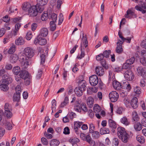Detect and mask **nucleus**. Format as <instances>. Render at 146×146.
<instances>
[{
	"label": "nucleus",
	"mask_w": 146,
	"mask_h": 146,
	"mask_svg": "<svg viewBox=\"0 0 146 146\" xmlns=\"http://www.w3.org/2000/svg\"><path fill=\"white\" fill-rule=\"evenodd\" d=\"M117 134L119 138L122 142L127 143L128 141L129 135L124 128L118 127L117 128Z\"/></svg>",
	"instance_id": "obj_1"
},
{
	"label": "nucleus",
	"mask_w": 146,
	"mask_h": 146,
	"mask_svg": "<svg viewBox=\"0 0 146 146\" xmlns=\"http://www.w3.org/2000/svg\"><path fill=\"white\" fill-rule=\"evenodd\" d=\"M37 5L31 6L28 10V15L30 16L35 17L36 16L38 12L41 13L43 11L42 8Z\"/></svg>",
	"instance_id": "obj_2"
},
{
	"label": "nucleus",
	"mask_w": 146,
	"mask_h": 146,
	"mask_svg": "<svg viewBox=\"0 0 146 146\" xmlns=\"http://www.w3.org/2000/svg\"><path fill=\"white\" fill-rule=\"evenodd\" d=\"M29 75L27 71L25 70H22L19 75L15 76V80L19 84H21L23 82V79L25 80L29 78Z\"/></svg>",
	"instance_id": "obj_3"
},
{
	"label": "nucleus",
	"mask_w": 146,
	"mask_h": 146,
	"mask_svg": "<svg viewBox=\"0 0 146 146\" xmlns=\"http://www.w3.org/2000/svg\"><path fill=\"white\" fill-rule=\"evenodd\" d=\"M20 59L22 68L23 69H26L30 63V58L26 56H21Z\"/></svg>",
	"instance_id": "obj_4"
},
{
	"label": "nucleus",
	"mask_w": 146,
	"mask_h": 146,
	"mask_svg": "<svg viewBox=\"0 0 146 146\" xmlns=\"http://www.w3.org/2000/svg\"><path fill=\"white\" fill-rule=\"evenodd\" d=\"M5 110V115H6L8 118H10L12 116V113L11 112L12 110V107L11 105L8 103L5 104L4 106Z\"/></svg>",
	"instance_id": "obj_5"
},
{
	"label": "nucleus",
	"mask_w": 146,
	"mask_h": 146,
	"mask_svg": "<svg viewBox=\"0 0 146 146\" xmlns=\"http://www.w3.org/2000/svg\"><path fill=\"white\" fill-rule=\"evenodd\" d=\"M24 56H26L27 57L30 58L34 55V52L33 49L30 47H27L25 48L24 50Z\"/></svg>",
	"instance_id": "obj_6"
},
{
	"label": "nucleus",
	"mask_w": 146,
	"mask_h": 146,
	"mask_svg": "<svg viewBox=\"0 0 146 146\" xmlns=\"http://www.w3.org/2000/svg\"><path fill=\"white\" fill-rule=\"evenodd\" d=\"M124 76L125 79L128 81H132L134 78L133 73L130 70H127L125 71Z\"/></svg>",
	"instance_id": "obj_7"
},
{
	"label": "nucleus",
	"mask_w": 146,
	"mask_h": 146,
	"mask_svg": "<svg viewBox=\"0 0 146 146\" xmlns=\"http://www.w3.org/2000/svg\"><path fill=\"white\" fill-rule=\"evenodd\" d=\"M109 97L111 101L114 102L117 100L119 97V95L116 92L113 91L109 94Z\"/></svg>",
	"instance_id": "obj_8"
},
{
	"label": "nucleus",
	"mask_w": 146,
	"mask_h": 146,
	"mask_svg": "<svg viewBox=\"0 0 146 146\" xmlns=\"http://www.w3.org/2000/svg\"><path fill=\"white\" fill-rule=\"evenodd\" d=\"M98 78L96 75H93L90 76L89 78V82L91 85L95 86L98 84Z\"/></svg>",
	"instance_id": "obj_9"
},
{
	"label": "nucleus",
	"mask_w": 146,
	"mask_h": 146,
	"mask_svg": "<svg viewBox=\"0 0 146 146\" xmlns=\"http://www.w3.org/2000/svg\"><path fill=\"white\" fill-rule=\"evenodd\" d=\"M138 74L142 76L144 79H146V71L141 66L138 67L137 69Z\"/></svg>",
	"instance_id": "obj_10"
},
{
	"label": "nucleus",
	"mask_w": 146,
	"mask_h": 146,
	"mask_svg": "<svg viewBox=\"0 0 146 146\" xmlns=\"http://www.w3.org/2000/svg\"><path fill=\"white\" fill-rule=\"evenodd\" d=\"M83 140L88 143L90 146H95V143L94 141L92 139L91 137L89 135L86 136V138H84Z\"/></svg>",
	"instance_id": "obj_11"
},
{
	"label": "nucleus",
	"mask_w": 146,
	"mask_h": 146,
	"mask_svg": "<svg viewBox=\"0 0 146 146\" xmlns=\"http://www.w3.org/2000/svg\"><path fill=\"white\" fill-rule=\"evenodd\" d=\"M112 85L113 88L117 90H119L121 88H124V86L121 85L119 82L116 80H114L113 81Z\"/></svg>",
	"instance_id": "obj_12"
},
{
	"label": "nucleus",
	"mask_w": 146,
	"mask_h": 146,
	"mask_svg": "<svg viewBox=\"0 0 146 146\" xmlns=\"http://www.w3.org/2000/svg\"><path fill=\"white\" fill-rule=\"evenodd\" d=\"M48 32V30L46 28H43L40 30L38 35L40 36L45 37L47 35Z\"/></svg>",
	"instance_id": "obj_13"
},
{
	"label": "nucleus",
	"mask_w": 146,
	"mask_h": 146,
	"mask_svg": "<svg viewBox=\"0 0 146 146\" xmlns=\"http://www.w3.org/2000/svg\"><path fill=\"white\" fill-rule=\"evenodd\" d=\"M131 106L133 109L136 108L138 106V99L136 97H134L132 99L130 103Z\"/></svg>",
	"instance_id": "obj_14"
},
{
	"label": "nucleus",
	"mask_w": 146,
	"mask_h": 146,
	"mask_svg": "<svg viewBox=\"0 0 146 146\" xmlns=\"http://www.w3.org/2000/svg\"><path fill=\"white\" fill-rule=\"evenodd\" d=\"M136 15L131 10H128L127 11V14L125 15V17L130 19L131 18H135Z\"/></svg>",
	"instance_id": "obj_15"
},
{
	"label": "nucleus",
	"mask_w": 146,
	"mask_h": 146,
	"mask_svg": "<svg viewBox=\"0 0 146 146\" xmlns=\"http://www.w3.org/2000/svg\"><path fill=\"white\" fill-rule=\"evenodd\" d=\"M96 74L100 76H103L104 74V69L100 66L96 67Z\"/></svg>",
	"instance_id": "obj_16"
},
{
	"label": "nucleus",
	"mask_w": 146,
	"mask_h": 146,
	"mask_svg": "<svg viewBox=\"0 0 146 146\" xmlns=\"http://www.w3.org/2000/svg\"><path fill=\"white\" fill-rule=\"evenodd\" d=\"M86 89H82L78 87H76L74 89V91L75 94L78 96H80L83 94V91H85Z\"/></svg>",
	"instance_id": "obj_17"
},
{
	"label": "nucleus",
	"mask_w": 146,
	"mask_h": 146,
	"mask_svg": "<svg viewBox=\"0 0 146 146\" xmlns=\"http://www.w3.org/2000/svg\"><path fill=\"white\" fill-rule=\"evenodd\" d=\"M94 100L93 98L91 97H89L87 100V102L88 105L90 108H92L94 105Z\"/></svg>",
	"instance_id": "obj_18"
},
{
	"label": "nucleus",
	"mask_w": 146,
	"mask_h": 146,
	"mask_svg": "<svg viewBox=\"0 0 146 146\" xmlns=\"http://www.w3.org/2000/svg\"><path fill=\"white\" fill-rule=\"evenodd\" d=\"M135 9L137 10L141 11L143 13H145L146 12V6L145 5L140 6L137 5L135 7Z\"/></svg>",
	"instance_id": "obj_19"
},
{
	"label": "nucleus",
	"mask_w": 146,
	"mask_h": 146,
	"mask_svg": "<svg viewBox=\"0 0 146 146\" xmlns=\"http://www.w3.org/2000/svg\"><path fill=\"white\" fill-rule=\"evenodd\" d=\"M15 42L17 45H20L23 44L25 42L24 38L20 36L16 40Z\"/></svg>",
	"instance_id": "obj_20"
},
{
	"label": "nucleus",
	"mask_w": 146,
	"mask_h": 146,
	"mask_svg": "<svg viewBox=\"0 0 146 146\" xmlns=\"http://www.w3.org/2000/svg\"><path fill=\"white\" fill-rule=\"evenodd\" d=\"M12 81V78L10 76H8V75L6 77H5L4 79H2V82L8 85Z\"/></svg>",
	"instance_id": "obj_21"
},
{
	"label": "nucleus",
	"mask_w": 146,
	"mask_h": 146,
	"mask_svg": "<svg viewBox=\"0 0 146 146\" xmlns=\"http://www.w3.org/2000/svg\"><path fill=\"white\" fill-rule=\"evenodd\" d=\"M132 121L135 123L139 120V118L137 113L136 111H133L132 113Z\"/></svg>",
	"instance_id": "obj_22"
},
{
	"label": "nucleus",
	"mask_w": 146,
	"mask_h": 146,
	"mask_svg": "<svg viewBox=\"0 0 146 146\" xmlns=\"http://www.w3.org/2000/svg\"><path fill=\"white\" fill-rule=\"evenodd\" d=\"M108 123L109 127L112 129H115L117 127L116 123L112 119H110L108 121Z\"/></svg>",
	"instance_id": "obj_23"
},
{
	"label": "nucleus",
	"mask_w": 146,
	"mask_h": 146,
	"mask_svg": "<svg viewBox=\"0 0 146 146\" xmlns=\"http://www.w3.org/2000/svg\"><path fill=\"white\" fill-rule=\"evenodd\" d=\"M57 15L54 13H51L48 14V18L49 19L52 20V21L56 22Z\"/></svg>",
	"instance_id": "obj_24"
},
{
	"label": "nucleus",
	"mask_w": 146,
	"mask_h": 146,
	"mask_svg": "<svg viewBox=\"0 0 146 146\" xmlns=\"http://www.w3.org/2000/svg\"><path fill=\"white\" fill-rule=\"evenodd\" d=\"M21 71L20 68L19 66H16L14 67L12 70L13 73L16 76L19 75V74H19Z\"/></svg>",
	"instance_id": "obj_25"
},
{
	"label": "nucleus",
	"mask_w": 146,
	"mask_h": 146,
	"mask_svg": "<svg viewBox=\"0 0 146 146\" xmlns=\"http://www.w3.org/2000/svg\"><path fill=\"white\" fill-rule=\"evenodd\" d=\"M18 56L16 54H13L10 57V60L11 62L12 63L16 62L18 59Z\"/></svg>",
	"instance_id": "obj_26"
},
{
	"label": "nucleus",
	"mask_w": 146,
	"mask_h": 146,
	"mask_svg": "<svg viewBox=\"0 0 146 146\" xmlns=\"http://www.w3.org/2000/svg\"><path fill=\"white\" fill-rule=\"evenodd\" d=\"M120 120L121 123L126 126L130 124V122L129 119L125 116L123 117Z\"/></svg>",
	"instance_id": "obj_27"
},
{
	"label": "nucleus",
	"mask_w": 146,
	"mask_h": 146,
	"mask_svg": "<svg viewBox=\"0 0 146 146\" xmlns=\"http://www.w3.org/2000/svg\"><path fill=\"white\" fill-rule=\"evenodd\" d=\"M48 0H37L36 5L42 8V6L45 5L48 2Z\"/></svg>",
	"instance_id": "obj_28"
},
{
	"label": "nucleus",
	"mask_w": 146,
	"mask_h": 146,
	"mask_svg": "<svg viewBox=\"0 0 146 146\" xmlns=\"http://www.w3.org/2000/svg\"><path fill=\"white\" fill-rule=\"evenodd\" d=\"M78 87L82 89H86L85 87L86 86V82L85 80H82L80 81L78 83Z\"/></svg>",
	"instance_id": "obj_29"
},
{
	"label": "nucleus",
	"mask_w": 146,
	"mask_h": 146,
	"mask_svg": "<svg viewBox=\"0 0 146 146\" xmlns=\"http://www.w3.org/2000/svg\"><path fill=\"white\" fill-rule=\"evenodd\" d=\"M21 26L20 23H17L15 25V29L12 31V33L14 36L17 35V33Z\"/></svg>",
	"instance_id": "obj_30"
},
{
	"label": "nucleus",
	"mask_w": 146,
	"mask_h": 146,
	"mask_svg": "<svg viewBox=\"0 0 146 146\" xmlns=\"http://www.w3.org/2000/svg\"><path fill=\"white\" fill-rule=\"evenodd\" d=\"M87 93L88 94L92 95L93 93H96L97 91V90L95 88H89L87 89Z\"/></svg>",
	"instance_id": "obj_31"
},
{
	"label": "nucleus",
	"mask_w": 146,
	"mask_h": 146,
	"mask_svg": "<svg viewBox=\"0 0 146 146\" xmlns=\"http://www.w3.org/2000/svg\"><path fill=\"white\" fill-rule=\"evenodd\" d=\"M8 86V85L2 82V83L0 85V88L1 90L4 91H6L9 89Z\"/></svg>",
	"instance_id": "obj_32"
},
{
	"label": "nucleus",
	"mask_w": 146,
	"mask_h": 146,
	"mask_svg": "<svg viewBox=\"0 0 146 146\" xmlns=\"http://www.w3.org/2000/svg\"><path fill=\"white\" fill-rule=\"evenodd\" d=\"M100 133L102 135H103L105 134H108L110 133L109 129L107 128H102L100 129Z\"/></svg>",
	"instance_id": "obj_33"
},
{
	"label": "nucleus",
	"mask_w": 146,
	"mask_h": 146,
	"mask_svg": "<svg viewBox=\"0 0 146 146\" xmlns=\"http://www.w3.org/2000/svg\"><path fill=\"white\" fill-rule=\"evenodd\" d=\"M81 33H82V42L84 46L86 48L88 45V42L86 36H84V33L83 32L81 31Z\"/></svg>",
	"instance_id": "obj_34"
},
{
	"label": "nucleus",
	"mask_w": 146,
	"mask_h": 146,
	"mask_svg": "<svg viewBox=\"0 0 146 146\" xmlns=\"http://www.w3.org/2000/svg\"><path fill=\"white\" fill-rule=\"evenodd\" d=\"M83 123L79 121H76L74 123V128L75 131H77L78 128L80 127V126L82 125Z\"/></svg>",
	"instance_id": "obj_35"
},
{
	"label": "nucleus",
	"mask_w": 146,
	"mask_h": 146,
	"mask_svg": "<svg viewBox=\"0 0 146 146\" xmlns=\"http://www.w3.org/2000/svg\"><path fill=\"white\" fill-rule=\"evenodd\" d=\"M59 143V141L55 139L51 140L50 143V146H58Z\"/></svg>",
	"instance_id": "obj_36"
},
{
	"label": "nucleus",
	"mask_w": 146,
	"mask_h": 146,
	"mask_svg": "<svg viewBox=\"0 0 146 146\" xmlns=\"http://www.w3.org/2000/svg\"><path fill=\"white\" fill-rule=\"evenodd\" d=\"M20 93H16L15 94L13 97V100L14 101H17L18 102L20 99Z\"/></svg>",
	"instance_id": "obj_37"
},
{
	"label": "nucleus",
	"mask_w": 146,
	"mask_h": 146,
	"mask_svg": "<svg viewBox=\"0 0 146 146\" xmlns=\"http://www.w3.org/2000/svg\"><path fill=\"white\" fill-rule=\"evenodd\" d=\"M68 101L69 99L68 97L67 96H66L64 101L61 103L60 105V107H64L68 104L69 102Z\"/></svg>",
	"instance_id": "obj_38"
},
{
	"label": "nucleus",
	"mask_w": 146,
	"mask_h": 146,
	"mask_svg": "<svg viewBox=\"0 0 146 146\" xmlns=\"http://www.w3.org/2000/svg\"><path fill=\"white\" fill-rule=\"evenodd\" d=\"M83 47V44L82 43H81V45H80V47L81 48V53L80 54V56H78L77 57V58L81 59L82 58H83L84 57V56H85V53L84 52V50H82V48L84 49V48H82V47Z\"/></svg>",
	"instance_id": "obj_39"
},
{
	"label": "nucleus",
	"mask_w": 146,
	"mask_h": 146,
	"mask_svg": "<svg viewBox=\"0 0 146 146\" xmlns=\"http://www.w3.org/2000/svg\"><path fill=\"white\" fill-rule=\"evenodd\" d=\"M101 109L100 106L97 104H95L94 107V112L96 113H98L100 111Z\"/></svg>",
	"instance_id": "obj_40"
},
{
	"label": "nucleus",
	"mask_w": 146,
	"mask_h": 146,
	"mask_svg": "<svg viewBox=\"0 0 146 146\" xmlns=\"http://www.w3.org/2000/svg\"><path fill=\"white\" fill-rule=\"evenodd\" d=\"M56 22H54V21H51L50 22V30L51 31H53L56 29V26L55 23Z\"/></svg>",
	"instance_id": "obj_41"
},
{
	"label": "nucleus",
	"mask_w": 146,
	"mask_h": 146,
	"mask_svg": "<svg viewBox=\"0 0 146 146\" xmlns=\"http://www.w3.org/2000/svg\"><path fill=\"white\" fill-rule=\"evenodd\" d=\"M115 50L117 53L118 54H121L123 51L122 46L117 45Z\"/></svg>",
	"instance_id": "obj_42"
},
{
	"label": "nucleus",
	"mask_w": 146,
	"mask_h": 146,
	"mask_svg": "<svg viewBox=\"0 0 146 146\" xmlns=\"http://www.w3.org/2000/svg\"><path fill=\"white\" fill-rule=\"evenodd\" d=\"M39 41V44L41 45H45L46 43V39L42 37L41 36H40Z\"/></svg>",
	"instance_id": "obj_43"
},
{
	"label": "nucleus",
	"mask_w": 146,
	"mask_h": 146,
	"mask_svg": "<svg viewBox=\"0 0 146 146\" xmlns=\"http://www.w3.org/2000/svg\"><path fill=\"white\" fill-rule=\"evenodd\" d=\"M8 75L7 74H6V71L4 69H2L0 70V76L2 77V79H4Z\"/></svg>",
	"instance_id": "obj_44"
},
{
	"label": "nucleus",
	"mask_w": 146,
	"mask_h": 146,
	"mask_svg": "<svg viewBox=\"0 0 146 146\" xmlns=\"http://www.w3.org/2000/svg\"><path fill=\"white\" fill-rule=\"evenodd\" d=\"M137 140L140 143H143L145 142L144 137L140 135H138L136 137Z\"/></svg>",
	"instance_id": "obj_45"
},
{
	"label": "nucleus",
	"mask_w": 146,
	"mask_h": 146,
	"mask_svg": "<svg viewBox=\"0 0 146 146\" xmlns=\"http://www.w3.org/2000/svg\"><path fill=\"white\" fill-rule=\"evenodd\" d=\"M30 7V4L29 3H25L23 4L22 8L23 10L26 11Z\"/></svg>",
	"instance_id": "obj_46"
},
{
	"label": "nucleus",
	"mask_w": 146,
	"mask_h": 146,
	"mask_svg": "<svg viewBox=\"0 0 146 146\" xmlns=\"http://www.w3.org/2000/svg\"><path fill=\"white\" fill-rule=\"evenodd\" d=\"M15 45H13L8 51V53L9 54H12L14 52L15 50Z\"/></svg>",
	"instance_id": "obj_47"
},
{
	"label": "nucleus",
	"mask_w": 146,
	"mask_h": 146,
	"mask_svg": "<svg viewBox=\"0 0 146 146\" xmlns=\"http://www.w3.org/2000/svg\"><path fill=\"white\" fill-rule=\"evenodd\" d=\"M111 50H106L103 52V54H103V56L104 57L106 58H108L109 56V55L111 53Z\"/></svg>",
	"instance_id": "obj_48"
},
{
	"label": "nucleus",
	"mask_w": 146,
	"mask_h": 146,
	"mask_svg": "<svg viewBox=\"0 0 146 146\" xmlns=\"http://www.w3.org/2000/svg\"><path fill=\"white\" fill-rule=\"evenodd\" d=\"M124 103L126 107H129L130 106V103L128 98L125 97L123 100Z\"/></svg>",
	"instance_id": "obj_49"
},
{
	"label": "nucleus",
	"mask_w": 146,
	"mask_h": 146,
	"mask_svg": "<svg viewBox=\"0 0 146 146\" xmlns=\"http://www.w3.org/2000/svg\"><path fill=\"white\" fill-rule=\"evenodd\" d=\"M135 58L134 57H132L131 58L127 60L126 62L129 64L131 65L133 64L135 62Z\"/></svg>",
	"instance_id": "obj_50"
},
{
	"label": "nucleus",
	"mask_w": 146,
	"mask_h": 146,
	"mask_svg": "<svg viewBox=\"0 0 146 146\" xmlns=\"http://www.w3.org/2000/svg\"><path fill=\"white\" fill-rule=\"evenodd\" d=\"M135 129L137 131H139L141 129V125L139 123H137L134 125Z\"/></svg>",
	"instance_id": "obj_51"
},
{
	"label": "nucleus",
	"mask_w": 146,
	"mask_h": 146,
	"mask_svg": "<svg viewBox=\"0 0 146 146\" xmlns=\"http://www.w3.org/2000/svg\"><path fill=\"white\" fill-rule=\"evenodd\" d=\"M101 64L102 66L104 67L106 69H108L109 66L108 64H107L106 60L104 59L103 60L101 61Z\"/></svg>",
	"instance_id": "obj_52"
},
{
	"label": "nucleus",
	"mask_w": 146,
	"mask_h": 146,
	"mask_svg": "<svg viewBox=\"0 0 146 146\" xmlns=\"http://www.w3.org/2000/svg\"><path fill=\"white\" fill-rule=\"evenodd\" d=\"M63 20L64 17L62 13H60V14L59 17L58 23V25H60L63 21Z\"/></svg>",
	"instance_id": "obj_53"
},
{
	"label": "nucleus",
	"mask_w": 146,
	"mask_h": 146,
	"mask_svg": "<svg viewBox=\"0 0 146 146\" xmlns=\"http://www.w3.org/2000/svg\"><path fill=\"white\" fill-rule=\"evenodd\" d=\"M119 143V140L117 138H115L113 139L112 141L113 146H118Z\"/></svg>",
	"instance_id": "obj_54"
},
{
	"label": "nucleus",
	"mask_w": 146,
	"mask_h": 146,
	"mask_svg": "<svg viewBox=\"0 0 146 146\" xmlns=\"http://www.w3.org/2000/svg\"><path fill=\"white\" fill-rule=\"evenodd\" d=\"M134 92L137 94H140L141 93L140 88L138 86H136L134 88Z\"/></svg>",
	"instance_id": "obj_55"
},
{
	"label": "nucleus",
	"mask_w": 146,
	"mask_h": 146,
	"mask_svg": "<svg viewBox=\"0 0 146 146\" xmlns=\"http://www.w3.org/2000/svg\"><path fill=\"white\" fill-rule=\"evenodd\" d=\"M48 18V14L44 13L41 15V19L42 21H45Z\"/></svg>",
	"instance_id": "obj_56"
},
{
	"label": "nucleus",
	"mask_w": 146,
	"mask_h": 146,
	"mask_svg": "<svg viewBox=\"0 0 146 146\" xmlns=\"http://www.w3.org/2000/svg\"><path fill=\"white\" fill-rule=\"evenodd\" d=\"M52 113L53 112V111L55 110V107L56 106V101L55 100H53L52 101Z\"/></svg>",
	"instance_id": "obj_57"
},
{
	"label": "nucleus",
	"mask_w": 146,
	"mask_h": 146,
	"mask_svg": "<svg viewBox=\"0 0 146 146\" xmlns=\"http://www.w3.org/2000/svg\"><path fill=\"white\" fill-rule=\"evenodd\" d=\"M6 127L9 130H10L12 129V126L11 123L7 121L5 123Z\"/></svg>",
	"instance_id": "obj_58"
},
{
	"label": "nucleus",
	"mask_w": 146,
	"mask_h": 146,
	"mask_svg": "<svg viewBox=\"0 0 146 146\" xmlns=\"http://www.w3.org/2000/svg\"><path fill=\"white\" fill-rule=\"evenodd\" d=\"M81 110L84 112H86L88 111L87 108L85 104H82L81 105Z\"/></svg>",
	"instance_id": "obj_59"
},
{
	"label": "nucleus",
	"mask_w": 146,
	"mask_h": 146,
	"mask_svg": "<svg viewBox=\"0 0 146 146\" xmlns=\"http://www.w3.org/2000/svg\"><path fill=\"white\" fill-rule=\"evenodd\" d=\"M46 55L42 54L40 56L41 62L40 63L41 64H43L45 62Z\"/></svg>",
	"instance_id": "obj_60"
},
{
	"label": "nucleus",
	"mask_w": 146,
	"mask_h": 146,
	"mask_svg": "<svg viewBox=\"0 0 146 146\" xmlns=\"http://www.w3.org/2000/svg\"><path fill=\"white\" fill-rule=\"evenodd\" d=\"M32 37V33L29 32H28L26 36V39L28 40H30Z\"/></svg>",
	"instance_id": "obj_61"
},
{
	"label": "nucleus",
	"mask_w": 146,
	"mask_h": 146,
	"mask_svg": "<svg viewBox=\"0 0 146 146\" xmlns=\"http://www.w3.org/2000/svg\"><path fill=\"white\" fill-rule=\"evenodd\" d=\"M93 133V137L96 138L98 139V138L100 136V134L99 132L98 131H94Z\"/></svg>",
	"instance_id": "obj_62"
},
{
	"label": "nucleus",
	"mask_w": 146,
	"mask_h": 146,
	"mask_svg": "<svg viewBox=\"0 0 146 146\" xmlns=\"http://www.w3.org/2000/svg\"><path fill=\"white\" fill-rule=\"evenodd\" d=\"M42 143L44 145H47L48 144V141L45 138L42 137L41 139Z\"/></svg>",
	"instance_id": "obj_63"
},
{
	"label": "nucleus",
	"mask_w": 146,
	"mask_h": 146,
	"mask_svg": "<svg viewBox=\"0 0 146 146\" xmlns=\"http://www.w3.org/2000/svg\"><path fill=\"white\" fill-rule=\"evenodd\" d=\"M104 57L102 54H100L96 56V58L97 60H103Z\"/></svg>",
	"instance_id": "obj_64"
}]
</instances>
